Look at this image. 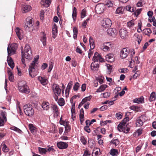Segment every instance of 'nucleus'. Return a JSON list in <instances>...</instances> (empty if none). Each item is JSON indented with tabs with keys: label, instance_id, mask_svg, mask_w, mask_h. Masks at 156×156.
<instances>
[{
	"label": "nucleus",
	"instance_id": "nucleus-1",
	"mask_svg": "<svg viewBox=\"0 0 156 156\" xmlns=\"http://www.w3.org/2000/svg\"><path fill=\"white\" fill-rule=\"evenodd\" d=\"M39 56L37 55L34 57V60L31 63L29 68V75L32 78L34 77L38 73V70L37 69V65L38 64V59Z\"/></svg>",
	"mask_w": 156,
	"mask_h": 156
},
{
	"label": "nucleus",
	"instance_id": "nucleus-2",
	"mask_svg": "<svg viewBox=\"0 0 156 156\" xmlns=\"http://www.w3.org/2000/svg\"><path fill=\"white\" fill-rule=\"evenodd\" d=\"M34 24L32 18L31 17H28L26 19V22L24 26V28L26 31L31 32L33 30L32 27Z\"/></svg>",
	"mask_w": 156,
	"mask_h": 156
},
{
	"label": "nucleus",
	"instance_id": "nucleus-3",
	"mask_svg": "<svg viewBox=\"0 0 156 156\" xmlns=\"http://www.w3.org/2000/svg\"><path fill=\"white\" fill-rule=\"evenodd\" d=\"M18 89L22 93L28 94L30 92L29 87L24 81H22L18 83Z\"/></svg>",
	"mask_w": 156,
	"mask_h": 156
},
{
	"label": "nucleus",
	"instance_id": "nucleus-4",
	"mask_svg": "<svg viewBox=\"0 0 156 156\" xmlns=\"http://www.w3.org/2000/svg\"><path fill=\"white\" fill-rule=\"evenodd\" d=\"M25 114L29 116H32L34 114V111L32 105L29 104H26L23 107Z\"/></svg>",
	"mask_w": 156,
	"mask_h": 156
},
{
	"label": "nucleus",
	"instance_id": "nucleus-5",
	"mask_svg": "<svg viewBox=\"0 0 156 156\" xmlns=\"http://www.w3.org/2000/svg\"><path fill=\"white\" fill-rule=\"evenodd\" d=\"M25 52L24 55V57L27 59L30 60L32 58V51L30 46L26 44L24 48Z\"/></svg>",
	"mask_w": 156,
	"mask_h": 156
},
{
	"label": "nucleus",
	"instance_id": "nucleus-6",
	"mask_svg": "<svg viewBox=\"0 0 156 156\" xmlns=\"http://www.w3.org/2000/svg\"><path fill=\"white\" fill-rule=\"evenodd\" d=\"M17 48V45L16 44H12L10 45L9 44L7 48L8 55L11 56L14 54Z\"/></svg>",
	"mask_w": 156,
	"mask_h": 156
},
{
	"label": "nucleus",
	"instance_id": "nucleus-7",
	"mask_svg": "<svg viewBox=\"0 0 156 156\" xmlns=\"http://www.w3.org/2000/svg\"><path fill=\"white\" fill-rule=\"evenodd\" d=\"M105 5L103 4H98L95 7V9L96 12L98 14L102 13L104 10Z\"/></svg>",
	"mask_w": 156,
	"mask_h": 156
},
{
	"label": "nucleus",
	"instance_id": "nucleus-8",
	"mask_svg": "<svg viewBox=\"0 0 156 156\" xmlns=\"http://www.w3.org/2000/svg\"><path fill=\"white\" fill-rule=\"evenodd\" d=\"M129 53L130 50L127 48H124L120 51V56L122 58H126Z\"/></svg>",
	"mask_w": 156,
	"mask_h": 156
},
{
	"label": "nucleus",
	"instance_id": "nucleus-9",
	"mask_svg": "<svg viewBox=\"0 0 156 156\" xmlns=\"http://www.w3.org/2000/svg\"><path fill=\"white\" fill-rule=\"evenodd\" d=\"M119 131H122L125 133H128L129 130V128L127 127L126 126L122 125L119 124L117 127Z\"/></svg>",
	"mask_w": 156,
	"mask_h": 156
},
{
	"label": "nucleus",
	"instance_id": "nucleus-10",
	"mask_svg": "<svg viewBox=\"0 0 156 156\" xmlns=\"http://www.w3.org/2000/svg\"><path fill=\"white\" fill-rule=\"evenodd\" d=\"M112 24L111 20L109 19L106 18L104 19L102 26L104 27L107 28L109 27H110Z\"/></svg>",
	"mask_w": 156,
	"mask_h": 156
},
{
	"label": "nucleus",
	"instance_id": "nucleus-11",
	"mask_svg": "<svg viewBox=\"0 0 156 156\" xmlns=\"http://www.w3.org/2000/svg\"><path fill=\"white\" fill-rule=\"evenodd\" d=\"M108 34L112 37H115L117 34V31L115 28H108L107 30Z\"/></svg>",
	"mask_w": 156,
	"mask_h": 156
},
{
	"label": "nucleus",
	"instance_id": "nucleus-12",
	"mask_svg": "<svg viewBox=\"0 0 156 156\" xmlns=\"http://www.w3.org/2000/svg\"><path fill=\"white\" fill-rule=\"evenodd\" d=\"M52 88L55 94H56L58 95L59 96L61 93V89L59 88L58 85L54 84L53 85Z\"/></svg>",
	"mask_w": 156,
	"mask_h": 156
},
{
	"label": "nucleus",
	"instance_id": "nucleus-13",
	"mask_svg": "<svg viewBox=\"0 0 156 156\" xmlns=\"http://www.w3.org/2000/svg\"><path fill=\"white\" fill-rule=\"evenodd\" d=\"M57 145L58 148L61 149H65L68 147V144L66 142H60L57 143Z\"/></svg>",
	"mask_w": 156,
	"mask_h": 156
},
{
	"label": "nucleus",
	"instance_id": "nucleus-14",
	"mask_svg": "<svg viewBox=\"0 0 156 156\" xmlns=\"http://www.w3.org/2000/svg\"><path fill=\"white\" fill-rule=\"evenodd\" d=\"M93 60L97 62L99 60L100 62H102L104 61V59L98 52H96L94 53Z\"/></svg>",
	"mask_w": 156,
	"mask_h": 156
},
{
	"label": "nucleus",
	"instance_id": "nucleus-15",
	"mask_svg": "<svg viewBox=\"0 0 156 156\" xmlns=\"http://www.w3.org/2000/svg\"><path fill=\"white\" fill-rule=\"evenodd\" d=\"M119 34L122 39L126 38L127 36V32L124 28H122L119 30Z\"/></svg>",
	"mask_w": 156,
	"mask_h": 156
},
{
	"label": "nucleus",
	"instance_id": "nucleus-16",
	"mask_svg": "<svg viewBox=\"0 0 156 156\" xmlns=\"http://www.w3.org/2000/svg\"><path fill=\"white\" fill-rule=\"evenodd\" d=\"M16 32L19 39L20 40L22 39L23 38V31L20 30L19 28H17L16 30Z\"/></svg>",
	"mask_w": 156,
	"mask_h": 156
},
{
	"label": "nucleus",
	"instance_id": "nucleus-17",
	"mask_svg": "<svg viewBox=\"0 0 156 156\" xmlns=\"http://www.w3.org/2000/svg\"><path fill=\"white\" fill-rule=\"evenodd\" d=\"M7 61L9 66L12 69H13L14 67V64L13 60L10 57V56L8 55V56L7 57Z\"/></svg>",
	"mask_w": 156,
	"mask_h": 156
},
{
	"label": "nucleus",
	"instance_id": "nucleus-18",
	"mask_svg": "<svg viewBox=\"0 0 156 156\" xmlns=\"http://www.w3.org/2000/svg\"><path fill=\"white\" fill-rule=\"evenodd\" d=\"M105 58L107 61L110 62H112L114 61V56L112 54L106 55Z\"/></svg>",
	"mask_w": 156,
	"mask_h": 156
},
{
	"label": "nucleus",
	"instance_id": "nucleus-19",
	"mask_svg": "<svg viewBox=\"0 0 156 156\" xmlns=\"http://www.w3.org/2000/svg\"><path fill=\"white\" fill-rule=\"evenodd\" d=\"M51 108L53 112L57 116L59 114L58 108L57 106L55 104H52L51 105Z\"/></svg>",
	"mask_w": 156,
	"mask_h": 156
},
{
	"label": "nucleus",
	"instance_id": "nucleus-20",
	"mask_svg": "<svg viewBox=\"0 0 156 156\" xmlns=\"http://www.w3.org/2000/svg\"><path fill=\"white\" fill-rule=\"evenodd\" d=\"M144 122L143 116L140 117L136 121V126L138 127L141 126L143 125Z\"/></svg>",
	"mask_w": 156,
	"mask_h": 156
},
{
	"label": "nucleus",
	"instance_id": "nucleus-21",
	"mask_svg": "<svg viewBox=\"0 0 156 156\" xmlns=\"http://www.w3.org/2000/svg\"><path fill=\"white\" fill-rule=\"evenodd\" d=\"M51 2V0H42L41 3L44 7H48L50 5Z\"/></svg>",
	"mask_w": 156,
	"mask_h": 156
},
{
	"label": "nucleus",
	"instance_id": "nucleus-22",
	"mask_svg": "<svg viewBox=\"0 0 156 156\" xmlns=\"http://www.w3.org/2000/svg\"><path fill=\"white\" fill-rule=\"evenodd\" d=\"M49 103L46 101H43L41 106L42 108L44 110L47 111L49 109Z\"/></svg>",
	"mask_w": 156,
	"mask_h": 156
},
{
	"label": "nucleus",
	"instance_id": "nucleus-23",
	"mask_svg": "<svg viewBox=\"0 0 156 156\" xmlns=\"http://www.w3.org/2000/svg\"><path fill=\"white\" fill-rule=\"evenodd\" d=\"M133 102L138 104L144 103V97L142 96L139 98H136L133 100Z\"/></svg>",
	"mask_w": 156,
	"mask_h": 156
},
{
	"label": "nucleus",
	"instance_id": "nucleus-24",
	"mask_svg": "<svg viewBox=\"0 0 156 156\" xmlns=\"http://www.w3.org/2000/svg\"><path fill=\"white\" fill-rule=\"evenodd\" d=\"M38 79L39 81L43 85H45L47 84L48 81L45 77L39 76Z\"/></svg>",
	"mask_w": 156,
	"mask_h": 156
},
{
	"label": "nucleus",
	"instance_id": "nucleus-25",
	"mask_svg": "<svg viewBox=\"0 0 156 156\" xmlns=\"http://www.w3.org/2000/svg\"><path fill=\"white\" fill-rule=\"evenodd\" d=\"M31 6L29 5H25L22 9V12L23 13L27 12L31 10Z\"/></svg>",
	"mask_w": 156,
	"mask_h": 156
},
{
	"label": "nucleus",
	"instance_id": "nucleus-26",
	"mask_svg": "<svg viewBox=\"0 0 156 156\" xmlns=\"http://www.w3.org/2000/svg\"><path fill=\"white\" fill-rule=\"evenodd\" d=\"M91 68L92 70H97L99 67V65L95 61L93 62L91 64Z\"/></svg>",
	"mask_w": 156,
	"mask_h": 156
},
{
	"label": "nucleus",
	"instance_id": "nucleus-27",
	"mask_svg": "<svg viewBox=\"0 0 156 156\" xmlns=\"http://www.w3.org/2000/svg\"><path fill=\"white\" fill-rule=\"evenodd\" d=\"M107 87V85L105 84L102 85L98 89H97L96 92L98 93L102 92Z\"/></svg>",
	"mask_w": 156,
	"mask_h": 156
},
{
	"label": "nucleus",
	"instance_id": "nucleus-28",
	"mask_svg": "<svg viewBox=\"0 0 156 156\" xmlns=\"http://www.w3.org/2000/svg\"><path fill=\"white\" fill-rule=\"evenodd\" d=\"M7 73L9 75V80L11 81H13L14 80L13 75L9 68V69L8 70Z\"/></svg>",
	"mask_w": 156,
	"mask_h": 156
},
{
	"label": "nucleus",
	"instance_id": "nucleus-29",
	"mask_svg": "<svg viewBox=\"0 0 156 156\" xmlns=\"http://www.w3.org/2000/svg\"><path fill=\"white\" fill-rule=\"evenodd\" d=\"M43 36L42 37L41 40L44 46L46 44V34L42 32Z\"/></svg>",
	"mask_w": 156,
	"mask_h": 156
},
{
	"label": "nucleus",
	"instance_id": "nucleus-30",
	"mask_svg": "<svg viewBox=\"0 0 156 156\" xmlns=\"http://www.w3.org/2000/svg\"><path fill=\"white\" fill-rule=\"evenodd\" d=\"M89 43L90 49H93L95 47L94 40H93V38L91 37H90Z\"/></svg>",
	"mask_w": 156,
	"mask_h": 156
},
{
	"label": "nucleus",
	"instance_id": "nucleus-31",
	"mask_svg": "<svg viewBox=\"0 0 156 156\" xmlns=\"http://www.w3.org/2000/svg\"><path fill=\"white\" fill-rule=\"evenodd\" d=\"M110 154L112 156H117L118 154V150L114 149H112L110 152Z\"/></svg>",
	"mask_w": 156,
	"mask_h": 156
},
{
	"label": "nucleus",
	"instance_id": "nucleus-32",
	"mask_svg": "<svg viewBox=\"0 0 156 156\" xmlns=\"http://www.w3.org/2000/svg\"><path fill=\"white\" fill-rule=\"evenodd\" d=\"M57 27L55 25L54 27H53L52 30V33L53 35L52 37L54 38H55L57 35Z\"/></svg>",
	"mask_w": 156,
	"mask_h": 156
},
{
	"label": "nucleus",
	"instance_id": "nucleus-33",
	"mask_svg": "<svg viewBox=\"0 0 156 156\" xmlns=\"http://www.w3.org/2000/svg\"><path fill=\"white\" fill-rule=\"evenodd\" d=\"M29 127L31 133L34 134L36 131V128L34 126L33 124H31L29 125Z\"/></svg>",
	"mask_w": 156,
	"mask_h": 156
},
{
	"label": "nucleus",
	"instance_id": "nucleus-34",
	"mask_svg": "<svg viewBox=\"0 0 156 156\" xmlns=\"http://www.w3.org/2000/svg\"><path fill=\"white\" fill-rule=\"evenodd\" d=\"M134 37L136 38V41H137L138 44H140L142 40V36L136 33L134 34Z\"/></svg>",
	"mask_w": 156,
	"mask_h": 156
},
{
	"label": "nucleus",
	"instance_id": "nucleus-35",
	"mask_svg": "<svg viewBox=\"0 0 156 156\" xmlns=\"http://www.w3.org/2000/svg\"><path fill=\"white\" fill-rule=\"evenodd\" d=\"M100 152V149L99 148H96L95 150H93V152L92 154V156H99V153Z\"/></svg>",
	"mask_w": 156,
	"mask_h": 156
},
{
	"label": "nucleus",
	"instance_id": "nucleus-36",
	"mask_svg": "<svg viewBox=\"0 0 156 156\" xmlns=\"http://www.w3.org/2000/svg\"><path fill=\"white\" fill-rule=\"evenodd\" d=\"M156 98V94L155 92H152L151 94L149 100L151 102L155 100Z\"/></svg>",
	"mask_w": 156,
	"mask_h": 156
},
{
	"label": "nucleus",
	"instance_id": "nucleus-37",
	"mask_svg": "<svg viewBox=\"0 0 156 156\" xmlns=\"http://www.w3.org/2000/svg\"><path fill=\"white\" fill-rule=\"evenodd\" d=\"M38 149L39 153L42 155H43L44 154H45L47 152V148H44L39 147L38 148Z\"/></svg>",
	"mask_w": 156,
	"mask_h": 156
},
{
	"label": "nucleus",
	"instance_id": "nucleus-38",
	"mask_svg": "<svg viewBox=\"0 0 156 156\" xmlns=\"http://www.w3.org/2000/svg\"><path fill=\"white\" fill-rule=\"evenodd\" d=\"M6 112L5 111L2 110L1 111V115L3 119L5 121H7Z\"/></svg>",
	"mask_w": 156,
	"mask_h": 156
},
{
	"label": "nucleus",
	"instance_id": "nucleus-39",
	"mask_svg": "<svg viewBox=\"0 0 156 156\" xmlns=\"http://www.w3.org/2000/svg\"><path fill=\"white\" fill-rule=\"evenodd\" d=\"M144 33L146 35L149 36L150 34L151 33L152 31L150 28H146L143 30Z\"/></svg>",
	"mask_w": 156,
	"mask_h": 156
},
{
	"label": "nucleus",
	"instance_id": "nucleus-40",
	"mask_svg": "<svg viewBox=\"0 0 156 156\" xmlns=\"http://www.w3.org/2000/svg\"><path fill=\"white\" fill-rule=\"evenodd\" d=\"M119 143V141L118 139H113L110 142V144H114L115 146H117Z\"/></svg>",
	"mask_w": 156,
	"mask_h": 156
},
{
	"label": "nucleus",
	"instance_id": "nucleus-41",
	"mask_svg": "<svg viewBox=\"0 0 156 156\" xmlns=\"http://www.w3.org/2000/svg\"><path fill=\"white\" fill-rule=\"evenodd\" d=\"M91 98L92 96L91 95L85 97L82 100L81 103L82 104H83L87 101H90L91 99Z\"/></svg>",
	"mask_w": 156,
	"mask_h": 156
},
{
	"label": "nucleus",
	"instance_id": "nucleus-42",
	"mask_svg": "<svg viewBox=\"0 0 156 156\" xmlns=\"http://www.w3.org/2000/svg\"><path fill=\"white\" fill-rule=\"evenodd\" d=\"M73 37L74 39H76L77 38V34L78 30L77 28L76 27H74L73 28Z\"/></svg>",
	"mask_w": 156,
	"mask_h": 156
},
{
	"label": "nucleus",
	"instance_id": "nucleus-43",
	"mask_svg": "<svg viewBox=\"0 0 156 156\" xmlns=\"http://www.w3.org/2000/svg\"><path fill=\"white\" fill-rule=\"evenodd\" d=\"M129 118L127 117L124 118L122 122L119 124L123 126H125L126 122L129 121Z\"/></svg>",
	"mask_w": 156,
	"mask_h": 156
},
{
	"label": "nucleus",
	"instance_id": "nucleus-44",
	"mask_svg": "<svg viewBox=\"0 0 156 156\" xmlns=\"http://www.w3.org/2000/svg\"><path fill=\"white\" fill-rule=\"evenodd\" d=\"M58 104L60 106H63L65 104V101L63 98H60L58 101Z\"/></svg>",
	"mask_w": 156,
	"mask_h": 156
},
{
	"label": "nucleus",
	"instance_id": "nucleus-45",
	"mask_svg": "<svg viewBox=\"0 0 156 156\" xmlns=\"http://www.w3.org/2000/svg\"><path fill=\"white\" fill-rule=\"evenodd\" d=\"M113 5V3L112 1H108L105 4L106 7L109 8L112 7Z\"/></svg>",
	"mask_w": 156,
	"mask_h": 156
},
{
	"label": "nucleus",
	"instance_id": "nucleus-46",
	"mask_svg": "<svg viewBox=\"0 0 156 156\" xmlns=\"http://www.w3.org/2000/svg\"><path fill=\"white\" fill-rule=\"evenodd\" d=\"M124 9L123 7H118L116 10V13L117 14H119L122 13L124 11Z\"/></svg>",
	"mask_w": 156,
	"mask_h": 156
},
{
	"label": "nucleus",
	"instance_id": "nucleus-47",
	"mask_svg": "<svg viewBox=\"0 0 156 156\" xmlns=\"http://www.w3.org/2000/svg\"><path fill=\"white\" fill-rule=\"evenodd\" d=\"M134 21L133 20H131L127 23V26L129 28L133 27L134 25Z\"/></svg>",
	"mask_w": 156,
	"mask_h": 156
},
{
	"label": "nucleus",
	"instance_id": "nucleus-48",
	"mask_svg": "<svg viewBox=\"0 0 156 156\" xmlns=\"http://www.w3.org/2000/svg\"><path fill=\"white\" fill-rule=\"evenodd\" d=\"M2 146L3 147L2 148V150L3 152H7L9 151V148L5 144H3L2 145Z\"/></svg>",
	"mask_w": 156,
	"mask_h": 156
},
{
	"label": "nucleus",
	"instance_id": "nucleus-49",
	"mask_svg": "<svg viewBox=\"0 0 156 156\" xmlns=\"http://www.w3.org/2000/svg\"><path fill=\"white\" fill-rule=\"evenodd\" d=\"M76 11L77 9L75 7H74L73 9V11L72 14V17L73 19L74 20H75V17L76 16Z\"/></svg>",
	"mask_w": 156,
	"mask_h": 156
},
{
	"label": "nucleus",
	"instance_id": "nucleus-50",
	"mask_svg": "<svg viewBox=\"0 0 156 156\" xmlns=\"http://www.w3.org/2000/svg\"><path fill=\"white\" fill-rule=\"evenodd\" d=\"M10 129H11L19 133H20L22 132L20 129L14 126H12L11 127Z\"/></svg>",
	"mask_w": 156,
	"mask_h": 156
},
{
	"label": "nucleus",
	"instance_id": "nucleus-51",
	"mask_svg": "<svg viewBox=\"0 0 156 156\" xmlns=\"http://www.w3.org/2000/svg\"><path fill=\"white\" fill-rule=\"evenodd\" d=\"M80 86V84L76 82L74 85L73 87V90L75 91L77 90Z\"/></svg>",
	"mask_w": 156,
	"mask_h": 156
},
{
	"label": "nucleus",
	"instance_id": "nucleus-52",
	"mask_svg": "<svg viewBox=\"0 0 156 156\" xmlns=\"http://www.w3.org/2000/svg\"><path fill=\"white\" fill-rule=\"evenodd\" d=\"M142 133V130L141 129H138L136 131L134 135L135 136L137 135L139 136L141 135Z\"/></svg>",
	"mask_w": 156,
	"mask_h": 156
},
{
	"label": "nucleus",
	"instance_id": "nucleus-53",
	"mask_svg": "<svg viewBox=\"0 0 156 156\" xmlns=\"http://www.w3.org/2000/svg\"><path fill=\"white\" fill-rule=\"evenodd\" d=\"M126 9L128 11L131 12L134 11V8L133 7H131L130 5H127L126 7Z\"/></svg>",
	"mask_w": 156,
	"mask_h": 156
},
{
	"label": "nucleus",
	"instance_id": "nucleus-54",
	"mask_svg": "<svg viewBox=\"0 0 156 156\" xmlns=\"http://www.w3.org/2000/svg\"><path fill=\"white\" fill-rule=\"evenodd\" d=\"M73 85V82L72 81H71L69 82L68 83L67 86V87L66 88L67 89H68V91L69 92V90L72 87V86Z\"/></svg>",
	"mask_w": 156,
	"mask_h": 156
},
{
	"label": "nucleus",
	"instance_id": "nucleus-55",
	"mask_svg": "<svg viewBox=\"0 0 156 156\" xmlns=\"http://www.w3.org/2000/svg\"><path fill=\"white\" fill-rule=\"evenodd\" d=\"M81 18H84L86 16V10L83 9L82 10L81 13Z\"/></svg>",
	"mask_w": 156,
	"mask_h": 156
},
{
	"label": "nucleus",
	"instance_id": "nucleus-56",
	"mask_svg": "<svg viewBox=\"0 0 156 156\" xmlns=\"http://www.w3.org/2000/svg\"><path fill=\"white\" fill-rule=\"evenodd\" d=\"M101 94L103 95V98H107L110 96V93L109 92H106L102 94Z\"/></svg>",
	"mask_w": 156,
	"mask_h": 156
},
{
	"label": "nucleus",
	"instance_id": "nucleus-57",
	"mask_svg": "<svg viewBox=\"0 0 156 156\" xmlns=\"http://www.w3.org/2000/svg\"><path fill=\"white\" fill-rule=\"evenodd\" d=\"M140 75L139 72L137 71L136 73L133 75V79H135L137 77H138Z\"/></svg>",
	"mask_w": 156,
	"mask_h": 156
},
{
	"label": "nucleus",
	"instance_id": "nucleus-58",
	"mask_svg": "<svg viewBox=\"0 0 156 156\" xmlns=\"http://www.w3.org/2000/svg\"><path fill=\"white\" fill-rule=\"evenodd\" d=\"M47 152L48 151L50 152H54L55 151V150L54 148V147L53 146H51L50 147H49L48 148H47Z\"/></svg>",
	"mask_w": 156,
	"mask_h": 156
},
{
	"label": "nucleus",
	"instance_id": "nucleus-59",
	"mask_svg": "<svg viewBox=\"0 0 156 156\" xmlns=\"http://www.w3.org/2000/svg\"><path fill=\"white\" fill-rule=\"evenodd\" d=\"M80 140L83 145H85L86 144V140H85L83 136H82L81 137Z\"/></svg>",
	"mask_w": 156,
	"mask_h": 156
},
{
	"label": "nucleus",
	"instance_id": "nucleus-60",
	"mask_svg": "<svg viewBox=\"0 0 156 156\" xmlns=\"http://www.w3.org/2000/svg\"><path fill=\"white\" fill-rule=\"evenodd\" d=\"M142 10L141 9H137L134 12L135 15L137 16L140 13Z\"/></svg>",
	"mask_w": 156,
	"mask_h": 156
},
{
	"label": "nucleus",
	"instance_id": "nucleus-61",
	"mask_svg": "<svg viewBox=\"0 0 156 156\" xmlns=\"http://www.w3.org/2000/svg\"><path fill=\"white\" fill-rule=\"evenodd\" d=\"M44 10H41L40 13V16L41 19H43L44 17Z\"/></svg>",
	"mask_w": 156,
	"mask_h": 156
},
{
	"label": "nucleus",
	"instance_id": "nucleus-62",
	"mask_svg": "<svg viewBox=\"0 0 156 156\" xmlns=\"http://www.w3.org/2000/svg\"><path fill=\"white\" fill-rule=\"evenodd\" d=\"M106 66L108 69L109 70V73H108L110 74L111 73V70L112 69V66L111 65H110L108 64H106Z\"/></svg>",
	"mask_w": 156,
	"mask_h": 156
},
{
	"label": "nucleus",
	"instance_id": "nucleus-63",
	"mask_svg": "<svg viewBox=\"0 0 156 156\" xmlns=\"http://www.w3.org/2000/svg\"><path fill=\"white\" fill-rule=\"evenodd\" d=\"M108 108V106L107 105H104L101 106L100 108V109L101 111H103L106 109Z\"/></svg>",
	"mask_w": 156,
	"mask_h": 156
},
{
	"label": "nucleus",
	"instance_id": "nucleus-64",
	"mask_svg": "<svg viewBox=\"0 0 156 156\" xmlns=\"http://www.w3.org/2000/svg\"><path fill=\"white\" fill-rule=\"evenodd\" d=\"M102 49L104 51H106L109 50V48L106 45H105L104 46L102 47Z\"/></svg>",
	"mask_w": 156,
	"mask_h": 156
}]
</instances>
